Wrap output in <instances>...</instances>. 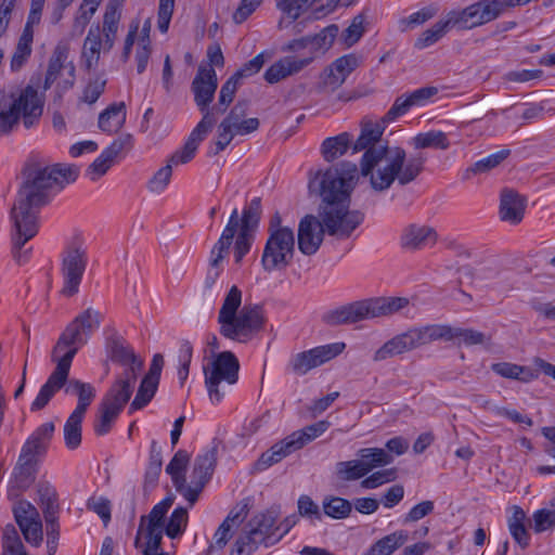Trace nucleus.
Segmentation results:
<instances>
[{
  "instance_id": "5",
  "label": "nucleus",
  "mask_w": 555,
  "mask_h": 555,
  "mask_svg": "<svg viewBox=\"0 0 555 555\" xmlns=\"http://www.w3.org/2000/svg\"><path fill=\"white\" fill-rule=\"evenodd\" d=\"M43 98L30 85L18 94L0 93V137L11 134L21 121L26 129L37 126L43 113Z\"/></svg>"
},
{
  "instance_id": "3",
  "label": "nucleus",
  "mask_w": 555,
  "mask_h": 555,
  "mask_svg": "<svg viewBox=\"0 0 555 555\" xmlns=\"http://www.w3.org/2000/svg\"><path fill=\"white\" fill-rule=\"evenodd\" d=\"M242 292L233 285L218 314L220 334L240 343L249 341L264 326L263 310L259 305H245L240 311Z\"/></svg>"
},
{
  "instance_id": "10",
  "label": "nucleus",
  "mask_w": 555,
  "mask_h": 555,
  "mask_svg": "<svg viewBox=\"0 0 555 555\" xmlns=\"http://www.w3.org/2000/svg\"><path fill=\"white\" fill-rule=\"evenodd\" d=\"M240 362L231 351H222L216 356L210 365L204 366L205 385L212 403H219L224 397L220 389L221 382L229 385L238 379Z\"/></svg>"
},
{
  "instance_id": "53",
  "label": "nucleus",
  "mask_w": 555,
  "mask_h": 555,
  "mask_svg": "<svg viewBox=\"0 0 555 555\" xmlns=\"http://www.w3.org/2000/svg\"><path fill=\"white\" fill-rule=\"evenodd\" d=\"M438 13V8L435 5H427L422 8L420 11L412 13L406 17H402L398 21V28L401 33L409 31L415 27L423 25L427 21L431 20Z\"/></svg>"
},
{
  "instance_id": "50",
  "label": "nucleus",
  "mask_w": 555,
  "mask_h": 555,
  "mask_svg": "<svg viewBox=\"0 0 555 555\" xmlns=\"http://www.w3.org/2000/svg\"><path fill=\"white\" fill-rule=\"evenodd\" d=\"M451 24L449 20L439 21L433 25V27L426 29L421 34V36L416 39L414 47L418 50L426 49L436 42H438L449 30Z\"/></svg>"
},
{
  "instance_id": "42",
  "label": "nucleus",
  "mask_w": 555,
  "mask_h": 555,
  "mask_svg": "<svg viewBox=\"0 0 555 555\" xmlns=\"http://www.w3.org/2000/svg\"><path fill=\"white\" fill-rule=\"evenodd\" d=\"M409 539L408 531L398 530L376 541L364 555H391Z\"/></svg>"
},
{
  "instance_id": "52",
  "label": "nucleus",
  "mask_w": 555,
  "mask_h": 555,
  "mask_svg": "<svg viewBox=\"0 0 555 555\" xmlns=\"http://www.w3.org/2000/svg\"><path fill=\"white\" fill-rule=\"evenodd\" d=\"M336 477L340 481H353L367 475V469L360 460L338 462L335 466Z\"/></svg>"
},
{
  "instance_id": "23",
  "label": "nucleus",
  "mask_w": 555,
  "mask_h": 555,
  "mask_svg": "<svg viewBox=\"0 0 555 555\" xmlns=\"http://www.w3.org/2000/svg\"><path fill=\"white\" fill-rule=\"evenodd\" d=\"M131 143V135L118 138L106 147L99 157L87 168L86 175L91 181H96L103 177L108 169L113 166L115 158L118 154Z\"/></svg>"
},
{
  "instance_id": "61",
  "label": "nucleus",
  "mask_w": 555,
  "mask_h": 555,
  "mask_svg": "<svg viewBox=\"0 0 555 555\" xmlns=\"http://www.w3.org/2000/svg\"><path fill=\"white\" fill-rule=\"evenodd\" d=\"M162 449L155 440L151 443L150 461L145 472V482L155 485L162 472Z\"/></svg>"
},
{
  "instance_id": "55",
  "label": "nucleus",
  "mask_w": 555,
  "mask_h": 555,
  "mask_svg": "<svg viewBox=\"0 0 555 555\" xmlns=\"http://www.w3.org/2000/svg\"><path fill=\"white\" fill-rule=\"evenodd\" d=\"M241 86V81L237 80L233 75L222 85L218 103L214 105L215 117L223 114L229 105L232 103L237 88Z\"/></svg>"
},
{
  "instance_id": "43",
  "label": "nucleus",
  "mask_w": 555,
  "mask_h": 555,
  "mask_svg": "<svg viewBox=\"0 0 555 555\" xmlns=\"http://www.w3.org/2000/svg\"><path fill=\"white\" fill-rule=\"evenodd\" d=\"M330 425L328 421H319L312 425L304 427L302 429L292 433L288 435V438L297 451L324 434L328 429Z\"/></svg>"
},
{
  "instance_id": "12",
  "label": "nucleus",
  "mask_w": 555,
  "mask_h": 555,
  "mask_svg": "<svg viewBox=\"0 0 555 555\" xmlns=\"http://www.w3.org/2000/svg\"><path fill=\"white\" fill-rule=\"evenodd\" d=\"M507 0H480L463 10L450 11L447 15L451 27L472 29L495 20L507 5Z\"/></svg>"
},
{
  "instance_id": "19",
  "label": "nucleus",
  "mask_w": 555,
  "mask_h": 555,
  "mask_svg": "<svg viewBox=\"0 0 555 555\" xmlns=\"http://www.w3.org/2000/svg\"><path fill=\"white\" fill-rule=\"evenodd\" d=\"M164 533V526H157L140 518L134 546L141 550L142 555L169 554L162 547Z\"/></svg>"
},
{
  "instance_id": "32",
  "label": "nucleus",
  "mask_w": 555,
  "mask_h": 555,
  "mask_svg": "<svg viewBox=\"0 0 555 555\" xmlns=\"http://www.w3.org/2000/svg\"><path fill=\"white\" fill-rule=\"evenodd\" d=\"M524 198L513 190H504L501 194L500 214L504 221L518 223L522 220L525 212Z\"/></svg>"
},
{
  "instance_id": "8",
  "label": "nucleus",
  "mask_w": 555,
  "mask_h": 555,
  "mask_svg": "<svg viewBox=\"0 0 555 555\" xmlns=\"http://www.w3.org/2000/svg\"><path fill=\"white\" fill-rule=\"evenodd\" d=\"M452 326L442 324L409 328L406 332L393 336L378 348L373 356V360L375 362L385 361L439 339L452 340Z\"/></svg>"
},
{
  "instance_id": "14",
  "label": "nucleus",
  "mask_w": 555,
  "mask_h": 555,
  "mask_svg": "<svg viewBox=\"0 0 555 555\" xmlns=\"http://www.w3.org/2000/svg\"><path fill=\"white\" fill-rule=\"evenodd\" d=\"M88 263L87 248L79 241L66 246L62 254L61 273L63 276L62 294L72 297L79 291Z\"/></svg>"
},
{
  "instance_id": "15",
  "label": "nucleus",
  "mask_w": 555,
  "mask_h": 555,
  "mask_svg": "<svg viewBox=\"0 0 555 555\" xmlns=\"http://www.w3.org/2000/svg\"><path fill=\"white\" fill-rule=\"evenodd\" d=\"M238 227V209L234 208L229 218L228 224L223 229L221 236L214 245L210 251L209 269L207 271L204 286L205 289H212L217 280L219 279L223 268L221 266L222 260L230 253V247L233 244L235 233Z\"/></svg>"
},
{
  "instance_id": "11",
  "label": "nucleus",
  "mask_w": 555,
  "mask_h": 555,
  "mask_svg": "<svg viewBox=\"0 0 555 555\" xmlns=\"http://www.w3.org/2000/svg\"><path fill=\"white\" fill-rule=\"evenodd\" d=\"M295 254V234L291 228L275 230L266 242L261 266L266 272L286 269Z\"/></svg>"
},
{
  "instance_id": "62",
  "label": "nucleus",
  "mask_w": 555,
  "mask_h": 555,
  "mask_svg": "<svg viewBox=\"0 0 555 555\" xmlns=\"http://www.w3.org/2000/svg\"><path fill=\"white\" fill-rule=\"evenodd\" d=\"M317 1L318 0H278L276 7L294 22L301 13L317 3Z\"/></svg>"
},
{
  "instance_id": "63",
  "label": "nucleus",
  "mask_w": 555,
  "mask_h": 555,
  "mask_svg": "<svg viewBox=\"0 0 555 555\" xmlns=\"http://www.w3.org/2000/svg\"><path fill=\"white\" fill-rule=\"evenodd\" d=\"M262 542L250 530L241 533L230 555H251Z\"/></svg>"
},
{
  "instance_id": "29",
  "label": "nucleus",
  "mask_w": 555,
  "mask_h": 555,
  "mask_svg": "<svg viewBox=\"0 0 555 555\" xmlns=\"http://www.w3.org/2000/svg\"><path fill=\"white\" fill-rule=\"evenodd\" d=\"M359 64V57L354 54L338 57L326 69L325 85L330 86L332 89H337Z\"/></svg>"
},
{
  "instance_id": "30",
  "label": "nucleus",
  "mask_w": 555,
  "mask_h": 555,
  "mask_svg": "<svg viewBox=\"0 0 555 555\" xmlns=\"http://www.w3.org/2000/svg\"><path fill=\"white\" fill-rule=\"evenodd\" d=\"M248 513V505L244 504L238 511L232 509L225 519L221 522L219 528L216 530L212 539V543L209 545V551L214 548L222 550L229 540L232 538L233 525L241 524Z\"/></svg>"
},
{
  "instance_id": "24",
  "label": "nucleus",
  "mask_w": 555,
  "mask_h": 555,
  "mask_svg": "<svg viewBox=\"0 0 555 555\" xmlns=\"http://www.w3.org/2000/svg\"><path fill=\"white\" fill-rule=\"evenodd\" d=\"M367 319L370 318L366 300L354 301L323 315V321L331 326L357 323Z\"/></svg>"
},
{
  "instance_id": "38",
  "label": "nucleus",
  "mask_w": 555,
  "mask_h": 555,
  "mask_svg": "<svg viewBox=\"0 0 555 555\" xmlns=\"http://www.w3.org/2000/svg\"><path fill=\"white\" fill-rule=\"evenodd\" d=\"M295 451L296 449L287 436L281 441L274 443L269 450L263 452L256 462V467L259 470L267 469L273 464L281 462L284 457Z\"/></svg>"
},
{
  "instance_id": "37",
  "label": "nucleus",
  "mask_w": 555,
  "mask_h": 555,
  "mask_svg": "<svg viewBox=\"0 0 555 555\" xmlns=\"http://www.w3.org/2000/svg\"><path fill=\"white\" fill-rule=\"evenodd\" d=\"M295 451L296 449L287 436L281 441L274 443L269 450L263 452L256 462V467L259 470L267 469L273 464L281 462L284 457Z\"/></svg>"
},
{
  "instance_id": "57",
  "label": "nucleus",
  "mask_w": 555,
  "mask_h": 555,
  "mask_svg": "<svg viewBox=\"0 0 555 555\" xmlns=\"http://www.w3.org/2000/svg\"><path fill=\"white\" fill-rule=\"evenodd\" d=\"M188 518V509L181 506L177 507L171 513L168 522L164 524V532L171 539L180 537L185 530Z\"/></svg>"
},
{
  "instance_id": "27",
  "label": "nucleus",
  "mask_w": 555,
  "mask_h": 555,
  "mask_svg": "<svg viewBox=\"0 0 555 555\" xmlns=\"http://www.w3.org/2000/svg\"><path fill=\"white\" fill-rule=\"evenodd\" d=\"M38 461L29 457H24L20 454L17 463L13 469V478L9 489L10 495H17L16 491H24L28 489L36 478V467Z\"/></svg>"
},
{
  "instance_id": "40",
  "label": "nucleus",
  "mask_w": 555,
  "mask_h": 555,
  "mask_svg": "<svg viewBox=\"0 0 555 555\" xmlns=\"http://www.w3.org/2000/svg\"><path fill=\"white\" fill-rule=\"evenodd\" d=\"M126 120V105L124 102L114 103L99 116V127L107 133L117 132Z\"/></svg>"
},
{
  "instance_id": "2",
  "label": "nucleus",
  "mask_w": 555,
  "mask_h": 555,
  "mask_svg": "<svg viewBox=\"0 0 555 555\" xmlns=\"http://www.w3.org/2000/svg\"><path fill=\"white\" fill-rule=\"evenodd\" d=\"M387 125L384 117L378 121L364 117L360 124V134L352 145L353 153L364 152L360 159V173L369 177L375 192L389 190L395 181L402 186L413 182L423 172L427 160L422 152L406 158L403 147L391 146L387 140H383Z\"/></svg>"
},
{
  "instance_id": "22",
  "label": "nucleus",
  "mask_w": 555,
  "mask_h": 555,
  "mask_svg": "<svg viewBox=\"0 0 555 555\" xmlns=\"http://www.w3.org/2000/svg\"><path fill=\"white\" fill-rule=\"evenodd\" d=\"M107 351L114 363L125 366L122 373H128L132 370L135 377H138L143 367V360L135 356L133 349L127 345L121 337L116 336L109 338L107 341Z\"/></svg>"
},
{
  "instance_id": "25",
  "label": "nucleus",
  "mask_w": 555,
  "mask_h": 555,
  "mask_svg": "<svg viewBox=\"0 0 555 555\" xmlns=\"http://www.w3.org/2000/svg\"><path fill=\"white\" fill-rule=\"evenodd\" d=\"M218 447L215 444L198 454L194 460L193 470L191 474L192 483L198 487L202 492L205 486L211 479L217 464Z\"/></svg>"
},
{
  "instance_id": "51",
  "label": "nucleus",
  "mask_w": 555,
  "mask_h": 555,
  "mask_svg": "<svg viewBox=\"0 0 555 555\" xmlns=\"http://www.w3.org/2000/svg\"><path fill=\"white\" fill-rule=\"evenodd\" d=\"M85 415L72 413L64 425V441L69 450H76L81 443V423Z\"/></svg>"
},
{
  "instance_id": "54",
  "label": "nucleus",
  "mask_w": 555,
  "mask_h": 555,
  "mask_svg": "<svg viewBox=\"0 0 555 555\" xmlns=\"http://www.w3.org/2000/svg\"><path fill=\"white\" fill-rule=\"evenodd\" d=\"M261 216V198L255 197L243 209L242 217H238V229L253 232L259 223Z\"/></svg>"
},
{
  "instance_id": "49",
  "label": "nucleus",
  "mask_w": 555,
  "mask_h": 555,
  "mask_svg": "<svg viewBox=\"0 0 555 555\" xmlns=\"http://www.w3.org/2000/svg\"><path fill=\"white\" fill-rule=\"evenodd\" d=\"M68 56V50L65 47L57 46L52 56L49 60L48 69L46 73V79L43 83V89L48 90L57 79L60 72L65 67V61Z\"/></svg>"
},
{
  "instance_id": "47",
  "label": "nucleus",
  "mask_w": 555,
  "mask_h": 555,
  "mask_svg": "<svg viewBox=\"0 0 555 555\" xmlns=\"http://www.w3.org/2000/svg\"><path fill=\"white\" fill-rule=\"evenodd\" d=\"M360 462L363 463L367 474L374 468L392 463L393 457L387 451L380 448H363L357 453Z\"/></svg>"
},
{
  "instance_id": "44",
  "label": "nucleus",
  "mask_w": 555,
  "mask_h": 555,
  "mask_svg": "<svg viewBox=\"0 0 555 555\" xmlns=\"http://www.w3.org/2000/svg\"><path fill=\"white\" fill-rule=\"evenodd\" d=\"M526 514L519 506L513 507V514L508 518V530L513 539L520 545L521 548H526L530 544V534L526 528Z\"/></svg>"
},
{
  "instance_id": "16",
  "label": "nucleus",
  "mask_w": 555,
  "mask_h": 555,
  "mask_svg": "<svg viewBox=\"0 0 555 555\" xmlns=\"http://www.w3.org/2000/svg\"><path fill=\"white\" fill-rule=\"evenodd\" d=\"M345 347V343H333L298 352L291 359L289 367L293 373L305 375L340 354Z\"/></svg>"
},
{
  "instance_id": "21",
  "label": "nucleus",
  "mask_w": 555,
  "mask_h": 555,
  "mask_svg": "<svg viewBox=\"0 0 555 555\" xmlns=\"http://www.w3.org/2000/svg\"><path fill=\"white\" fill-rule=\"evenodd\" d=\"M54 430L55 426L52 422L37 427L22 447L20 454L23 455V459L26 456L39 461L40 457H43L48 452Z\"/></svg>"
},
{
  "instance_id": "60",
  "label": "nucleus",
  "mask_w": 555,
  "mask_h": 555,
  "mask_svg": "<svg viewBox=\"0 0 555 555\" xmlns=\"http://www.w3.org/2000/svg\"><path fill=\"white\" fill-rule=\"evenodd\" d=\"M351 503L343 498L333 496L323 501V511L326 516L335 519H343L351 513Z\"/></svg>"
},
{
  "instance_id": "39",
  "label": "nucleus",
  "mask_w": 555,
  "mask_h": 555,
  "mask_svg": "<svg viewBox=\"0 0 555 555\" xmlns=\"http://www.w3.org/2000/svg\"><path fill=\"white\" fill-rule=\"evenodd\" d=\"M295 451L296 449L287 436L281 441L274 443L269 450L263 452L256 462V467L259 470L267 469L273 464L281 462L284 457Z\"/></svg>"
},
{
  "instance_id": "35",
  "label": "nucleus",
  "mask_w": 555,
  "mask_h": 555,
  "mask_svg": "<svg viewBox=\"0 0 555 555\" xmlns=\"http://www.w3.org/2000/svg\"><path fill=\"white\" fill-rule=\"evenodd\" d=\"M102 48L101 28L99 25L91 26L82 47L81 57L88 70L94 68L100 60Z\"/></svg>"
},
{
  "instance_id": "48",
  "label": "nucleus",
  "mask_w": 555,
  "mask_h": 555,
  "mask_svg": "<svg viewBox=\"0 0 555 555\" xmlns=\"http://www.w3.org/2000/svg\"><path fill=\"white\" fill-rule=\"evenodd\" d=\"M33 35L26 30L22 33L11 59V70L18 72L31 55Z\"/></svg>"
},
{
  "instance_id": "20",
  "label": "nucleus",
  "mask_w": 555,
  "mask_h": 555,
  "mask_svg": "<svg viewBox=\"0 0 555 555\" xmlns=\"http://www.w3.org/2000/svg\"><path fill=\"white\" fill-rule=\"evenodd\" d=\"M137 378L132 370L121 373L106 392L101 404L121 412L133 392Z\"/></svg>"
},
{
  "instance_id": "18",
  "label": "nucleus",
  "mask_w": 555,
  "mask_h": 555,
  "mask_svg": "<svg viewBox=\"0 0 555 555\" xmlns=\"http://www.w3.org/2000/svg\"><path fill=\"white\" fill-rule=\"evenodd\" d=\"M437 241V231L427 224L410 223L403 228L400 235L401 247L409 251L433 247Z\"/></svg>"
},
{
  "instance_id": "34",
  "label": "nucleus",
  "mask_w": 555,
  "mask_h": 555,
  "mask_svg": "<svg viewBox=\"0 0 555 555\" xmlns=\"http://www.w3.org/2000/svg\"><path fill=\"white\" fill-rule=\"evenodd\" d=\"M279 513L274 509L255 516L250 522L249 529L262 543L269 544V540L274 535Z\"/></svg>"
},
{
  "instance_id": "28",
  "label": "nucleus",
  "mask_w": 555,
  "mask_h": 555,
  "mask_svg": "<svg viewBox=\"0 0 555 555\" xmlns=\"http://www.w3.org/2000/svg\"><path fill=\"white\" fill-rule=\"evenodd\" d=\"M365 300L370 319L390 317L411 306L406 297H375Z\"/></svg>"
},
{
  "instance_id": "59",
  "label": "nucleus",
  "mask_w": 555,
  "mask_h": 555,
  "mask_svg": "<svg viewBox=\"0 0 555 555\" xmlns=\"http://www.w3.org/2000/svg\"><path fill=\"white\" fill-rule=\"evenodd\" d=\"M2 548V555H20L26 553L18 532L13 525H7L3 529Z\"/></svg>"
},
{
  "instance_id": "4",
  "label": "nucleus",
  "mask_w": 555,
  "mask_h": 555,
  "mask_svg": "<svg viewBox=\"0 0 555 555\" xmlns=\"http://www.w3.org/2000/svg\"><path fill=\"white\" fill-rule=\"evenodd\" d=\"M23 175L24 181L17 193L31 198L35 203L47 205L54 193L76 181L79 168L75 165L43 166L40 163H31L25 167Z\"/></svg>"
},
{
  "instance_id": "1",
  "label": "nucleus",
  "mask_w": 555,
  "mask_h": 555,
  "mask_svg": "<svg viewBox=\"0 0 555 555\" xmlns=\"http://www.w3.org/2000/svg\"><path fill=\"white\" fill-rule=\"evenodd\" d=\"M101 321V312L87 308L66 325L51 352V361L55 363V367L33 401V412L44 409L54 395L64 388L66 395L78 398V404L72 413L86 414L95 398V388L79 379H68V376L73 359L100 327Z\"/></svg>"
},
{
  "instance_id": "33",
  "label": "nucleus",
  "mask_w": 555,
  "mask_h": 555,
  "mask_svg": "<svg viewBox=\"0 0 555 555\" xmlns=\"http://www.w3.org/2000/svg\"><path fill=\"white\" fill-rule=\"evenodd\" d=\"M352 145V135L349 132H341L322 142L321 154L326 162L331 163L345 155Z\"/></svg>"
},
{
  "instance_id": "6",
  "label": "nucleus",
  "mask_w": 555,
  "mask_h": 555,
  "mask_svg": "<svg viewBox=\"0 0 555 555\" xmlns=\"http://www.w3.org/2000/svg\"><path fill=\"white\" fill-rule=\"evenodd\" d=\"M42 206V204L35 203L31 198L17 193L11 209L13 221L11 253L13 259L20 266L29 260L31 247L25 248V245L38 233L39 211Z\"/></svg>"
},
{
  "instance_id": "26",
  "label": "nucleus",
  "mask_w": 555,
  "mask_h": 555,
  "mask_svg": "<svg viewBox=\"0 0 555 555\" xmlns=\"http://www.w3.org/2000/svg\"><path fill=\"white\" fill-rule=\"evenodd\" d=\"M313 61V56L298 59L286 56L272 64L264 73V79L269 83H275L280 80L296 74L308 66Z\"/></svg>"
},
{
  "instance_id": "56",
  "label": "nucleus",
  "mask_w": 555,
  "mask_h": 555,
  "mask_svg": "<svg viewBox=\"0 0 555 555\" xmlns=\"http://www.w3.org/2000/svg\"><path fill=\"white\" fill-rule=\"evenodd\" d=\"M159 382L143 377L138 392L130 404L131 410H140L147 405L156 393Z\"/></svg>"
},
{
  "instance_id": "13",
  "label": "nucleus",
  "mask_w": 555,
  "mask_h": 555,
  "mask_svg": "<svg viewBox=\"0 0 555 555\" xmlns=\"http://www.w3.org/2000/svg\"><path fill=\"white\" fill-rule=\"evenodd\" d=\"M218 87V78L212 67L199 66L195 78L192 81L191 90L199 112L202 120L197 125H204L205 129L211 130L216 124L214 106L209 107Z\"/></svg>"
},
{
  "instance_id": "36",
  "label": "nucleus",
  "mask_w": 555,
  "mask_h": 555,
  "mask_svg": "<svg viewBox=\"0 0 555 555\" xmlns=\"http://www.w3.org/2000/svg\"><path fill=\"white\" fill-rule=\"evenodd\" d=\"M509 150L503 149L475 162L472 166L464 170L462 179L464 181H468L475 176L490 172L492 169L502 164L509 156Z\"/></svg>"
},
{
  "instance_id": "64",
  "label": "nucleus",
  "mask_w": 555,
  "mask_h": 555,
  "mask_svg": "<svg viewBox=\"0 0 555 555\" xmlns=\"http://www.w3.org/2000/svg\"><path fill=\"white\" fill-rule=\"evenodd\" d=\"M170 476L176 490L184 496V499L189 502L190 506H193L197 502L198 496L202 493L198 487H196V485H193L192 481L190 482V485H188L184 473H177Z\"/></svg>"
},
{
  "instance_id": "17",
  "label": "nucleus",
  "mask_w": 555,
  "mask_h": 555,
  "mask_svg": "<svg viewBox=\"0 0 555 555\" xmlns=\"http://www.w3.org/2000/svg\"><path fill=\"white\" fill-rule=\"evenodd\" d=\"M325 230L313 215H306L298 224V248L306 256L314 255L323 243Z\"/></svg>"
},
{
  "instance_id": "46",
  "label": "nucleus",
  "mask_w": 555,
  "mask_h": 555,
  "mask_svg": "<svg viewBox=\"0 0 555 555\" xmlns=\"http://www.w3.org/2000/svg\"><path fill=\"white\" fill-rule=\"evenodd\" d=\"M120 16V10L106 5L103 16V29L101 30V34L103 33L104 36L103 48L105 51H109L114 47Z\"/></svg>"
},
{
  "instance_id": "9",
  "label": "nucleus",
  "mask_w": 555,
  "mask_h": 555,
  "mask_svg": "<svg viewBox=\"0 0 555 555\" xmlns=\"http://www.w3.org/2000/svg\"><path fill=\"white\" fill-rule=\"evenodd\" d=\"M349 206L350 199L320 205L318 218L328 235L340 240L348 238L363 222L364 214L349 210Z\"/></svg>"
},
{
  "instance_id": "58",
  "label": "nucleus",
  "mask_w": 555,
  "mask_h": 555,
  "mask_svg": "<svg viewBox=\"0 0 555 555\" xmlns=\"http://www.w3.org/2000/svg\"><path fill=\"white\" fill-rule=\"evenodd\" d=\"M338 34V26L332 24L323 28L319 34L309 36L310 39V56L314 57V52L319 50H327L334 42Z\"/></svg>"
},
{
  "instance_id": "41",
  "label": "nucleus",
  "mask_w": 555,
  "mask_h": 555,
  "mask_svg": "<svg viewBox=\"0 0 555 555\" xmlns=\"http://www.w3.org/2000/svg\"><path fill=\"white\" fill-rule=\"evenodd\" d=\"M491 370L504 378L516 379L522 383H529L538 378V373L532 369L509 362L493 363Z\"/></svg>"
},
{
  "instance_id": "31",
  "label": "nucleus",
  "mask_w": 555,
  "mask_h": 555,
  "mask_svg": "<svg viewBox=\"0 0 555 555\" xmlns=\"http://www.w3.org/2000/svg\"><path fill=\"white\" fill-rule=\"evenodd\" d=\"M209 131L210 130L204 128V125H197L192 130L184 145L169 157L167 164H171L172 168L173 166L183 165L192 160L199 143L206 138Z\"/></svg>"
},
{
  "instance_id": "7",
  "label": "nucleus",
  "mask_w": 555,
  "mask_h": 555,
  "mask_svg": "<svg viewBox=\"0 0 555 555\" xmlns=\"http://www.w3.org/2000/svg\"><path fill=\"white\" fill-rule=\"evenodd\" d=\"M359 180L358 167L353 163L343 162L337 166L327 168L325 171L319 170L309 180L310 193L317 194L322 198V204L335 203L350 199Z\"/></svg>"
},
{
  "instance_id": "45",
  "label": "nucleus",
  "mask_w": 555,
  "mask_h": 555,
  "mask_svg": "<svg viewBox=\"0 0 555 555\" xmlns=\"http://www.w3.org/2000/svg\"><path fill=\"white\" fill-rule=\"evenodd\" d=\"M412 145L416 150L436 149L444 151L450 147V141L444 132L430 130L416 134L412 139Z\"/></svg>"
}]
</instances>
